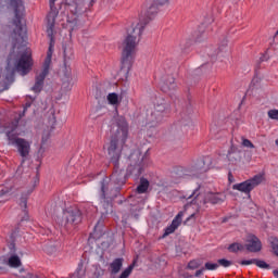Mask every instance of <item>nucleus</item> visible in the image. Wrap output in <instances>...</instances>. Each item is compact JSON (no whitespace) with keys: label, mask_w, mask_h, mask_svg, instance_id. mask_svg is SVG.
I'll return each mask as SVG.
<instances>
[{"label":"nucleus","mask_w":278,"mask_h":278,"mask_svg":"<svg viewBox=\"0 0 278 278\" xmlns=\"http://www.w3.org/2000/svg\"><path fill=\"white\" fill-rule=\"evenodd\" d=\"M127 136H129V126L125 119H122V124H118L116 134L111 138L108 147V155L110 162L114 165V170L110 179L104 178L101 181L100 203L105 210V214L112 212V201L118 197L121 188L127 181L125 170L118 166L123 153V144L127 142Z\"/></svg>","instance_id":"f257e3e1"},{"label":"nucleus","mask_w":278,"mask_h":278,"mask_svg":"<svg viewBox=\"0 0 278 278\" xmlns=\"http://www.w3.org/2000/svg\"><path fill=\"white\" fill-rule=\"evenodd\" d=\"M147 2L152 3L148 9L147 18H140L139 23L132 27L131 31L128 33V36L123 42L122 66L118 75L125 79L129 76V71H131V66L134 65L136 49L142 38V34H144V30L147 29V25H149V21L157 14V5H166L168 0H147Z\"/></svg>","instance_id":"f03ea898"},{"label":"nucleus","mask_w":278,"mask_h":278,"mask_svg":"<svg viewBox=\"0 0 278 278\" xmlns=\"http://www.w3.org/2000/svg\"><path fill=\"white\" fill-rule=\"evenodd\" d=\"M94 1L97 0H74L71 3L62 4L67 12L66 23L63 24V27L68 29L70 34L77 31V29L81 27L79 18H81V15L86 14V12L94 5Z\"/></svg>","instance_id":"7ed1b4c3"},{"label":"nucleus","mask_w":278,"mask_h":278,"mask_svg":"<svg viewBox=\"0 0 278 278\" xmlns=\"http://www.w3.org/2000/svg\"><path fill=\"white\" fill-rule=\"evenodd\" d=\"M4 134L8 138L9 144L16 148L21 157H27L31 151V142L26 139L18 138V136H24L25 128L18 124V119L11 122L4 128Z\"/></svg>","instance_id":"20e7f679"},{"label":"nucleus","mask_w":278,"mask_h":278,"mask_svg":"<svg viewBox=\"0 0 278 278\" xmlns=\"http://www.w3.org/2000/svg\"><path fill=\"white\" fill-rule=\"evenodd\" d=\"M5 5H10V8L14 12V18L12 21L13 25V38L16 41L25 40L27 38V28L23 26V16H25V4L23 0H0V10L1 8H5Z\"/></svg>","instance_id":"39448f33"},{"label":"nucleus","mask_w":278,"mask_h":278,"mask_svg":"<svg viewBox=\"0 0 278 278\" xmlns=\"http://www.w3.org/2000/svg\"><path fill=\"white\" fill-rule=\"evenodd\" d=\"M58 0H50V12L48 13L47 16V34L48 37L50 38V46L47 52V56L45 59L42 70L43 71H50L51 68V59L53 58V31L55 29V18H58V9L55 8V2Z\"/></svg>","instance_id":"423d86ee"},{"label":"nucleus","mask_w":278,"mask_h":278,"mask_svg":"<svg viewBox=\"0 0 278 278\" xmlns=\"http://www.w3.org/2000/svg\"><path fill=\"white\" fill-rule=\"evenodd\" d=\"M186 201H191L192 204L198 205V212L203 207V205H207L211 203L212 205H218V203H223L225 201V195L223 193H214L207 192L203 200L199 202L201 199V186H198L190 194L184 195Z\"/></svg>","instance_id":"0eeeda50"},{"label":"nucleus","mask_w":278,"mask_h":278,"mask_svg":"<svg viewBox=\"0 0 278 278\" xmlns=\"http://www.w3.org/2000/svg\"><path fill=\"white\" fill-rule=\"evenodd\" d=\"M170 112V104L166 103V100L161 99L154 105L153 111H148V115L146 118V127L147 129H152L157 127L161 123L164 122L166 115Z\"/></svg>","instance_id":"6e6552de"},{"label":"nucleus","mask_w":278,"mask_h":278,"mask_svg":"<svg viewBox=\"0 0 278 278\" xmlns=\"http://www.w3.org/2000/svg\"><path fill=\"white\" fill-rule=\"evenodd\" d=\"M263 181L264 174H258L248 180L235 184L232 186V190H238V192H242L243 194L251 197V191L255 190V188H257V186H260Z\"/></svg>","instance_id":"1a4fd4ad"},{"label":"nucleus","mask_w":278,"mask_h":278,"mask_svg":"<svg viewBox=\"0 0 278 278\" xmlns=\"http://www.w3.org/2000/svg\"><path fill=\"white\" fill-rule=\"evenodd\" d=\"M34 66V59H31V50L26 49L15 62V71L25 77L28 75Z\"/></svg>","instance_id":"9d476101"},{"label":"nucleus","mask_w":278,"mask_h":278,"mask_svg":"<svg viewBox=\"0 0 278 278\" xmlns=\"http://www.w3.org/2000/svg\"><path fill=\"white\" fill-rule=\"evenodd\" d=\"M210 168H212V157L203 156L188 168L187 175H189V177H199L200 175H203V173H207Z\"/></svg>","instance_id":"9b49d317"},{"label":"nucleus","mask_w":278,"mask_h":278,"mask_svg":"<svg viewBox=\"0 0 278 278\" xmlns=\"http://www.w3.org/2000/svg\"><path fill=\"white\" fill-rule=\"evenodd\" d=\"M81 223V211L79 208H67L63 211V218L61 222V227H73V225H79Z\"/></svg>","instance_id":"f8f14e48"},{"label":"nucleus","mask_w":278,"mask_h":278,"mask_svg":"<svg viewBox=\"0 0 278 278\" xmlns=\"http://www.w3.org/2000/svg\"><path fill=\"white\" fill-rule=\"evenodd\" d=\"M241 160L240 152L231 148L226 156H219L217 159V164H219V168H225L226 166H236Z\"/></svg>","instance_id":"ddd939ff"},{"label":"nucleus","mask_w":278,"mask_h":278,"mask_svg":"<svg viewBox=\"0 0 278 278\" xmlns=\"http://www.w3.org/2000/svg\"><path fill=\"white\" fill-rule=\"evenodd\" d=\"M244 247L250 253H260L262 251V241L255 235H248Z\"/></svg>","instance_id":"4468645a"},{"label":"nucleus","mask_w":278,"mask_h":278,"mask_svg":"<svg viewBox=\"0 0 278 278\" xmlns=\"http://www.w3.org/2000/svg\"><path fill=\"white\" fill-rule=\"evenodd\" d=\"M182 220H184V211H180L174 217V219L172 220V224L165 228V231L163 233V238H166L167 236H170V233H175V231H177V229H179Z\"/></svg>","instance_id":"2eb2a0df"},{"label":"nucleus","mask_w":278,"mask_h":278,"mask_svg":"<svg viewBox=\"0 0 278 278\" xmlns=\"http://www.w3.org/2000/svg\"><path fill=\"white\" fill-rule=\"evenodd\" d=\"M47 75H49V71L41 70L39 73H37L35 77V85L31 87L33 92L38 94L39 92H42V88H45V79H47Z\"/></svg>","instance_id":"dca6fc26"},{"label":"nucleus","mask_w":278,"mask_h":278,"mask_svg":"<svg viewBox=\"0 0 278 278\" xmlns=\"http://www.w3.org/2000/svg\"><path fill=\"white\" fill-rule=\"evenodd\" d=\"M161 90L167 94H173L175 90H177V83H175V77L167 76L161 83Z\"/></svg>","instance_id":"f3484780"},{"label":"nucleus","mask_w":278,"mask_h":278,"mask_svg":"<svg viewBox=\"0 0 278 278\" xmlns=\"http://www.w3.org/2000/svg\"><path fill=\"white\" fill-rule=\"evenodd\" d=\"M241 266H251V264H255L258 268H263L264 270H270V265L266 263V261L252 258V260H242L239 262Z\"/></svg>","instance_id":"a211bd4d"},{"label":"nucleus","mask_w":278,"mask_h":278,"mask_svg":"<svg viewBox=\"0 0 278 278\" xmlns=\"http://www.w3.org/2000/svg\"><path fill=\"white\" fill-rule=\"evenodd\" d=\"M14 83V72H10L5 75L4 80L1 79L0 76V92H3L5 90L10 89V86Z\"/></svg>","instance_id":"6ab92c4d"},{"label":"nucleus","mask_w":278,"mask_h":278,"mask_svg":"<svg viewBox=\"0 0 278 278\" xmlns=\"http://www.w3.org/2000/svg\"><path fill=\"white\" fill-rule=\"evenodd\" d=\"M14 192V187L11 185H7L4 188L0 190V203H5V201H10Z\"/></svg>","instance_id":"aec40b11"},{"label":"nucleus","mask_w":278,"mask_h":278,"mask_svg":"<svg viewBox=\"0 0 278 278\" xmlns=\"http://www.w3.org/2000/svg\"><path fill=\"white\" fill-rule=\"evenodd\" d=\"M123 258H115L111 264H110V270L111 275H118L121 273V268H123Z\"/></svg>","instance_id":"412c9836"},{"label":"nucleus","mask_w":278,"mask_h":278,"mask_svg":"<svg viewBox=\"0 0 278 278\" xmlns=\"http://www.w3.org/2000/svg\"><path fill=\"white\" fill-rule=\"evenodd\" d=\"M149 186H150L149 179L141 177L139 185L136 189L137 194H144L147 190H149Z\"/></svg>","instance_id":"4be33fe9"},{"label":"nucleus","mask_w":278,"mask_h":278,"mask_svg":"<svg viewBox=\"0 0 278 278\" xmlns=\"http://www.w3.org/2000/svg\"><path fill=\"white\" fill-rule=\"evenodd\" d=\"M106 101L110 105H121V97H118V93L112 92L106 96Z\"/></svg>","instance_id":"5701e85b"},{"label":"nucleus","mask_w":278,"mask_h":278,"mask_svg":"<svg viewBox=\"0 0 278 278\" xmlns=\"http://www.w3.org/2000/svg\"><path fill=\"white\" fill-rule=\"evenodd\" d=\"M62 88L66 91L73 89V77L71 76V73H66L65 77L63 78V85Z\"/></svg>","instance_id":"b1692460"},{"label":"nucleus","mask_w":278,"mask_h":278,"mask_svg":"<svg viewBox=\"0 0 278 278\" xmlns=\"http://www.w3.org/2000/svg\"><path fill=\"white\" fill-rule=\"evenodd\" d=\"M150 161L147 156H142L140 162L134 163V168H137L139 173L146 166H149Z\"/></svg>","instance_id":"393cba45"},{"label":"nucleus","mask_w":278,"mask_h":278,"mask_svg":"<svg viewBox=\"0 0 278 278\" xmlns=\"http://www.w3.org/2000/svg\"><path fill=\"white\" fill-rule=\"evenodd\" d=\"M34 192V187H31L27 193H23L21 197L20 205L21 207H24V210H27V197Z\"/></svg>","instance_id":"a878e982"},{"label":"nucleus","mask_w":278,"mask_h":278,"mask_svg":"<svg viewBox=\"0 0 278 278\" xmlns=\"http://www.w3.org/2000/svg\"><path fill=\"white\" fill-rule=\"evenodd\" d=\"M243 250H244V245L242 243H238V242L231 243L228 247V251L230 253H238V251H243Z\"/></svg>","instance_id":"bb28decb"},{"label":"nucleus","mask_w":278,"mask_h":278,"mask_svg":"<svg viewBox=\"0 0 278 278\" xmlns=\"http://www.w3.org/2000/svg\"><path fill=\"white\" fill-rule=\"evenodd\" d=\"M9 266H11V268H18V266H21V258L17 255H12L9 258Z\"/></svg>","instance_id":"cd10ccee"},{"label":"nucleus","mask_w":278,"mask_h":278,"mask_svg":"<svg viewBox=\"0 0 278 278\" xmlns=\"http://www.w3.org/2000/svg\"><path fill=\"white\" fill-rule=\"evenodd\" d=\"M268 242H269L275 255L278 256V239L276 237H270L268 239Z\"/></svg>","instance_id":"c85d7f7f"},{"label":"nucleus","mask_w":278,"mask_h":278,"mask_svg":"<svg viewBox=\"0 0 278 278\" xmlns=\"http://www.w3.org/2000/svg\"><path fill=\"white\" fill-rule=\"evenodd\" d=\"M201 266V261L192 260L188 263L187 268L188 270H197Z\"/></svg>","instance_id":"c756f323"},{"label":"nucleus","mask_w":278,"mask_h":278,"mask_svg":"<svg viewBox=\"0 0 278 278\" xmlns=\"http://www.w3.org/2000/svg\"><path fill=\"white\" fill-rule=\"evenodd\" d=\"M218 267L223 266V268H229V266H232V262L226 258H219L217 261Z\"/></svg>","instance_id":"7c9ffc66"},{"label":"nucleus","mask_w":278,"mask_h":278,"mask_svg":"<svg viewBox=\"0 0 278 278\" xmlns=\"http://www.w3.org/2000/svg\"><path fill=\"white\" fill-rule=\"evenodd\" d=\"M205 270H218V263L207 262L204 264Z\"/></svg>","instance_id":"2f4dec72"},{"label":"nucleus","mask_w":278,"mask_h":278,"mask_svg":"<svg viewBox=\"0 0 278 278\" xmlns=\"http://www.w3.org/2000/svg\"><path fill=\"white\" fill-rule=\"evenodd\" d=\"M29 108H31V102H26L24 105L23 112L20 114V117L17 119H14V121H18V125H21V118H23V116H25V112H27V110H29Z\"/></svg>","instance_id":"473e14b6"},{"label":"nucleus","mask_w":278,"mask_h":278,"mask_svg":"<svg viewBox=\"0 0 278 278\" xmlns=\"http://www.w3.org/2000/svg\"><path fill=\"white\" fill-rule=\"evenodd\" d=\"M84 275H86V273L84 271V269H81L80 267H78L76 269V271L74 274H72L68 278H81L84 277Z\"/></svg>","instance_id":"72a5a7b5"},{"label":"nucleus","mask_w":278,"mask_h":278,"mask_svg":"<svg viewBox=\"0 0 278 278\" xmlns=\"http://www.w3.org/2000/svg\"><path fill=\"white\" fill-rule=\"evenodd\" d=\"M242 147H245V149H255V144H253V142H251V140L242 138V142H241Z\"/></svg>","instance_id":"f704fd0d"},{"label":"nucleus","mask_w":278,"mask_h":278,"mask_svg":"<svg viewBox=\"0 0 278 278\" xmlns=\"http://www.w3.org/2000/svg\"><path fill=\"white\" fill-rule=\"evenodd\" d=\"M267 114L271 121H278V110H269Z\"/></svg>","instance_id":"c9c22d12"},{"label":"nucleus","mask_w":278,"mask_h":278,"mask_svg":"<svg viewBox=\"0 0 278 278\" xmlns=\"http://www.w3.org/2000/svg\"><path fill=\"white\" fill-rule=\"evenodd\" d=\"M49 138H51V134H49L48 131L43 132L42 138H41L42 144H45L49 140Z\"/></svg>","instance_id":"e433bc0d"},{"label":"nucleus","mask_w":278,"mask_h":278,"mask_svg":"<svg viewBox=\"0 0 278 278\" xmlns=\"http://www.w3.org/2000/svg\"><path fill=\"white\" fill-rule=\"evenodd\" d=\"M205 273V267H201L198 269L194 274V277H202V275Z\"/></svg>","instance_id":"4c0bfd02"},{"label":"nucleus","mask_w":278,"mask_h":278,"mask_svg":"<svg viewBox=\"0 0 278 278\" xmlns=\"http://www.w3.org/2000/svg\"><path fill=\"white\" fill-rule=\"evenodd\" d=\"M23 278H42V276L37 275V274H27V275L24 276Z\"/></svg>","instance_id":"58836bf2"},{"label":"nucleus","mask_w":278,"mask_h":278,"mask_svg":"<svg viewBox=\"0 0 278 278\" xmlns=\"http://www.w3.org/2000/svg\"><path fill=\"white\" fill-rule=\"evenodd\" d=\"M91 238H94L96 240L98 238H101V235L97 233V226L94 227L93 233L90 235Z\"/></svg>","instance_id":"ea45409f"},{"label":"nucleus","mask_w":278,"mask_h":278,"mask_svg":"<svg viewBox=\"0 0 278 278\" xmlns=\"http://www.w3.org/2000/svg\"><path fill=\"white\" fill-rule=\"evenodd\" d=\"M140 155V152H134L130 154L129 160H135V157H138Z\"/></svg>","instance_id":"a19ab883"},{"label":"nucleus","mask_w":278,"mask_h":278,"mask_svg":"<svg viewBox=\"0 0 278 278\" xmlns=\"http://www.w3.org/2000/svg\"><path fill=\"white\" fill-rule=\"evenodd\" d=\"M228 180L233 181V175L231 173L228 174Z\"/></svg>","instance_id":"79ce46f5"},{"label":"nucleus","mask_w":278,"mask_h":278,"mask_svg":"<svg viewBox=\"0 0 278 278\" xmlns=\"http://www.w3.org/2000/svg\"><path fill=\"white\" fill-rule=\"evenodd\" d=\"M194 216H197V214L192 213V214L187 218V222H188V220H191V218H194Z\"/></svg>","instance_id":"37998d69"},{"label":"nucleus","mask_w":278,"mask_h":278,"mask_svg":"<svg viewBox=\"0 0 278 278\" xmlns=\"http://www.w3.org/2000/svg\"><path fill=\"white\" fill-rule=\"evenodd\" d=\"M273 275H274V277L278 278V269H275V270L273 271Z\"/></svg>","instance_id":"c03bdc74"},{"label":"nucleus","mask_w":278,"mask_h":278,"mask_svg":"<svg viewBox=\"0 0 278 278\" xmlns=\"http://www.w3.org/2000/svg\"><path fill=\"white\" fill-rule=\"evenodd\" d=\"M7 127H8V126L2 127L1 124H0V132H1V131H5V128H7Z\"/></svg>","instance_id":"a18cd8bd"},{"label":"nucleus","mask_w":278,"mask_h":278,"mask_svg":"<svg viewBox=\"0 0 278 278\" xmlns=\"http://www.w3.org/2000/svg\"><path fill=\"white\" fill-rule=\"evenodd\" d=\"M184 277L185 278H192V275L185 274Z\"/></svg>","instance_id":"49530a36"},{"label":"nucleus","mask_w":278,"mask_h":278,"mask_svg":"<svg viewBox=\"0 0 278 278\" xmlns=\"http://www.w3.org/2000/svg\"><path fill=\"white\" fill-rule=\"evenodd\" d=\"M134 199H136V195L130 197V201H134Z\"/></svg>","instance_id":"de8ad7c7"},{"label":"nucleus","mask_w":278,"mask_h":278,"mask_svg":"<svg viewBox=\"0 0 278 278\" xmlns=\"http://www.w3.org/2000/svg\"><path fill=\"white\" fill-rule=\"evenodd\" d=\"M10 60H11V56L9 58V60H8V65L10 66Z\"/></svg>","instance_id":"09e8293b"},{"label":"nucleus","mask_w":278,"mask_h":278,"mask_svg":"<svg viewBox=\"0 0 278 278\" xmlns=\"http://www.w3.org/2000/svg\"><path fill=\"white\" fill-rule=\"evenodd\" d=\"M223 223H227V218H224V219H223Z\"/></svg>","instance_id":"8fccbe9b"},{"label":"nucleus","mask_w":278,"mask_h":278,"mask_svg":"<svg viewBox=\"0 0 278 278\" xmlns=\"http://www.w3.org/2000/svg\"><path fill=\"white\" fill-rule=\"evenodd\" d=\"M211 58H214V54H211Z\"/></svg>","instance_id":"3c124183"},{"label":"nucleus","mask_w":278,"mask_h":278,"mask_svg":"<svg viewBox=\"0 0 278 278\" xmlns=\"http://www.w3.org/2000/svg\"><path fill=\"white\" fill-rule=\"evenodd\" d=\"M148 136H151V134L148 132Z\"/></svg>","instance_id":"603ef678"},{"label":"nucleus","mask_w":278,"mask_h":278,"mask_svg":"<svg viewBox=\"0 0 278 278\" xmlns=\"http://www.w3.org/2000/svg\"><path fill=\"white\" fill-rule=\"evenodd\" d=\"M11 247H14V245L11 243Z\"/></svg>","instance_id":"864d4df0"}]
</instances>
